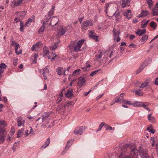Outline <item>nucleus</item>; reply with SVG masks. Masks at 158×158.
<instances>
[{
  "label": "nucleus",
  "instance_id": "nucleus-60",
  "mask_svg": "<svg viewBox=\"0 0 158 158\" xmlns=\"http://www.w3.org/2000/svg\"><path fill=\"white\" fill-rule=\"evenodd\" d=\"M90 65L88 63V62L86 63L85 69V71H87L89 69H89V68L90 67Z\"/></svg>",
  "mask_w": 158,
  "mask_h": 158
},
{
  "label": "nucleus",
  "instance_id": "nucleus-21",
  "mask_svg": "<svg viewBox=\"0 0 158 158\" xmlns=\"http://www.w3.org/2000/svg\"><path fill=\"white\" fill-rule=\"evenodd\" d=\"M147 65V63L145 62L143 63L140 66L139 68L137 70L136 73L138 74Z\"/></svg>",
  "mask_w": 158,
  "mask_h": 158
},
{
  "label": "nucleus",
  "instance_id": "nucleus-52",
  "mask_svg": "<svg viewBox=\"0 0 158 158\" xmlns=\"http://www.w3.org/2000/svg\"><path fill=\"white\" fill-rule=\"evenodd\" d=\"M17 144H18V145L19 144V142H15V143L13 147H12V148L14 152H15L17 149V147L18 146V145H17Z\"/></svg>",
  "mask_w": 158,
  "mask_h": 158
},
{
  "label": "nucleus",
  "instance_id": "nucleus-3",
  "mask_svg": "<svg viewBox=\"0 0 158 158\" xmlns=\"http://www.w3.org/2000/svg\"><path fill=\"white\" fill-rule=\"evenodd\" d=\"M51 112L44 113L41 116L42 122L44 124H48L51 118Z\"/></svg>",
  "mask_w": 158,
  "mask_h": 158
},
{
  "label": "nucleus",
  "instance_id": "nucleus-42",
  "mask_svg": "<svg viewBox=\"0 0 158 158\" xmlns=\"http://www.w3.org/2000/svg\"><path fill=\"white\" fill-rule=\"evenodd\" d=\"M58 46V44L55 43L54 44H52L51 46L50 47V49L52 50H55L57 48Z\"/></svg>",
  "mask_w": 158,
  "mask_h": 158
},
{
  "label": "nucleus",
  "instance_id": "nucleus-26",
  "mask_svg": "<svg viewBox=\"0 0 158 158\" xmlns=\"http://www.w3.org/2000/svg\"><path fill=\"white\" fill-rule=\"evenodd\" d=\"M151 80L150 79H147L146 80L139 86V88H144L148 85V84L150 83Z\"/></svg>",
  "mask_w": 158,
  "mask_h": 158
},
{
  "label": "nucleus",
  "instance_id": "nucleus-50",
  "mask_svg": "<svg viewBox=\"0 0 158 158\" xmlns=\"http://www.w3.org/2000/svg\"><path fill=\"white\" fill-rule=\"evenodd\" d=\"M123 103L130 106H131L132 105V102L131 101H127L125 99L124 100Z\"/></svg>",
  "mask_w": 158,
  "mask_h": 158
},
{
  "label": "nucleus",
  "instance_id": "nucleus-34",
  "mask_svg": "<svg viewBox=\"0 0 158 158\" xmlns=\"http://www.w3.org/2000/svg\"><path fill=\"white\" fill-rule=\"evenodd\" d=\"M54 11L53 10H50L48 13V15H46L45 16L46 19H48V18L51 19V16H52L54 14Z\"/></svg>",
  "mask_w": 158,
  "mask_h": 158
},
{
  "label": "nucleus",
  "instance_id": "nucleus-13",
  "mask_svg": "<svg viewBox=\"0 0 158 158\" xmlns=\"http://www.w3.org/2000/svg\"><path fill=\"white\" fill-rule=\"evenodd\" d=\"M17 122L18 123V126L19 127L24 126L25 120L23 119L21 117H19L17 118Z\"/></svg>",
  "mask_w": 158,
  "mask_h": 158
},
{
  "label": "nucleus",
  "instance_id": "nucleus-58",
  "mask_svg": "<svg viewBox=\"0 0 158 158\" xmlns=\"http://www.w3.org/2000/svg\"><path fill=\"white\" fill-rule=\"evenodd\" d=\"M21 21L18 18H15L14 19V23H17L18 22Z\"/></svg>",
  "mask_w": 158,
  "mask_h": 158
},
{
  "label": "nucleus",
  "instance_id": "nucleus-44",
  "mask_svg": "<svg viewBox=\"0 0 158 158\" xmlns=\"http://www.w3.org/2000/svg\"><path fill=\"white\" fill-rule=\"evenodd\" d=\"M113 16H115L116 18V21H118L119 19L120 16V14L119 12H115L113 14Z\"/></svg>",
  "mask_w": 158,
  "mask_h": 158
},
{
  "label": "nucleus",
  "instance_id": "nucleus-2",
  "mask_svg": "<svg viewBox=\"0 0 158 158\" xmlns=\"http://www.w3.org/2000/svg\"><path fill=\"white\" fill-rule=\"evenodd\" d=\"M93 21L91 19L86 20L82 22L81 25V29L84 31L87 30L89 26L93 25Z\"/></svg>",
  "mask_w": 158,
  "mask_h": 158
},
{
  "label": "nucleus",
  "instance_id": "nucleus-10",
  "mask_svg": "<svg viewBox=\"0 0 158 158\" xmlns=\"http://www.w3.org/2000/svg\"><path fill=\"white\" fill-rule=\"evenodd\" d=\"M72 102L70 101H67L66 102L65 104L63 106V105H60L58 106L57 109L59 110H65V107L66 106H69L70 105H71V103H72Z\"/></svg>",
  "mask_w": 158,
  "mask_h": 158
},
{
  "label": "nucleus",
  "instance_id": "nucleus-38",
  "mask_svg": "<svg viewBox=\"0 0 158 158\" xmlns=\"http://www.w3.org/2000/svg\"><path fill=\"white\" fill-rule=\"evenodd\" d=\"M149 25L150 27L154 29H156V23L154 21L151 22L150 23Z\"/></svg>",
  "mask_w": 158,
  "mask_h": 158
},
{
  "label": "nucleus",
  "instance_id": "nucleus-20",
  "mask_svg": "<svg viewBox=\"0 0 158 158\" xmlns=\"http://www.w3.org/2000/svg\"><path fill=\"white\" fill-rule=\"evenodd\" d=\"M130 4V0H122L121 3V6L124 8L126 6H128Z\"/></svg>",
  "mask_w": 158,
  "mask_h": 158
},
{
  "label": "nucleus",
  "instance_id": "nucleus-11",
  "mask_svg": "<svg viewBox=\"0 0 158 158\" xmlns=\"http://www.w3.org/2000/svg\"><path fill=\"white\" fill-rule=\"evenodd\" d=\"M44 79L47 80L48 79V77L49 75V69L48 66H46L42 70V73Z\"/></svg>",
  "mask_w": 158,
  "mask_h": 158
},
{
  "label": "nucleus",
  "instance_id": "nucleus-56",
  "mask_svg": "<svg viewBox=\"0 0 158 158\" xmlns=\"http://www.w3.org/2000/svg\"><path fill=\"white\" fill-rule=\"evenodd\" d=\"M105 127H106V130H114V128H113L111 126H110L109 125L106 124L105 125Z\"/></svg>",
  "mask_w": 158,
  "mask_h": 158
},
{
  "label": "nucleus",
  "instance_id": "nucleus-7",
  "mask_svg": "<svg viewBox=\"0 0 158 158\" xmlns=\"http://www.w3.org/2000/svg\"><path fill=\"white\" fill-rule=\"evenodd\" d=\"M113 39L114 40H116L117 42L120 41V38L119 37L120 32L119 30L114 28L113 30Z\"/></svg>",
  "mask_w": 158,
  "mask_h": 158
},
{
  "label": "nucleus",
  "instance_id": "nucleus-53",
  "mask_svg": "<svg viewBox=\"0 0 158 158\" xmlns=\"http://www.w3.org/2000/svg\"><path fill=\"white\" fill-rule=\"evenodd\" d=\"M5 139V136L3 135H1L0 136V143H3Z\"/></svg>",
  "mask_w": 158,
  "mask_h": 158
},
{
  "label": "nucleus",
  "instance_id": "nucleus-25",
  "mask_svg": "<svg viewBox=\"0 0 158 158\" xmlns=\"http://www.w3.org/2000/svg\"><path fill=\"white\" fill-rule=\"evenodd\" d=\"M146 33V31L145 29L141 30L138 29L135 32V33L139 36L142 35L143 34H145Z\"/></svg>",
  "mask_w": 158,
  "mask_h": 158
},
{
  "label": "nucleus",
  "instance_id": "nucleus-14",
  "mask_svg": "<svg viewBox=\"0 0 158 158\" xmlns=\"http://www.w3.org/2000/svg\"><path fill=\"white\" fill-rule=\"evenodd\" d=\"M113 53V47H110L105 52V54L107 56L111 58Z\"/></svg>",
  "mask_w": 158,
  "mask_h": 158
},
{
  "label": "nucleus",
  "instance_id": "nucleus-23",
  "mask_svg": "<svg viewBox=\"0 0 158 158\" xmlns=\"http://www.w3.org/2000/svg\"><path fill=\"white\" fill-rule=\"evenodd\" d=\"M65 90V88H64L62 89L60 93L58 96L56 100V102L57 104L59 103L62 100V98L63 97V92Z\"/></svg>",
  "mask_w": 158,
  "mask_h": 158
},
{
  "label": "nucleus",
  "instance_id": "nucleus-28",
  "mask_svg": "<svg viewBox=\"0 0 158 158\" xmlns=\"http://www.w3.org/2000/svg\"><path fill=\"white\" fill-rule=\"evenodd\" d=\"M40 43L37 42L36 44H34L31 47V49L32 51H35L40 48Z\"/></svg>",
  "mask_w": 158,
  "mask_h": 158
},
{
  "label": "nucleus",
  "instance_id": "nucleus-1",
  "mask_svg": "<svg viewBox=\"0 0 158 158\" xmlns=\"http://www.w3.org/2000/svg\"><path fill=\"white\" fill-rule=\"evenodd\" d=\"M138 152L137 148L131 149L129 145L125 144L118 147L117 155L119 156L118 158H139Z\"/></svg>",
  "mask_w": 158,
  "mask_h": 158
},
{
  "label": "nucleus",
  "instance_id": "nucleus-46",
  "mask_svg": "<svg viewBox=\"0 0 158 158\" xmlns=\"http://www.w3.org/2000/svg\"><path fill=\"white\" fill-rule=\"evenodd\" d=\"M81 70L78 69L74 70L73 73V76H77L79 75L80 73Z\"/></svg>",
  "mask_w": 158,
  "mask_h": 158
},
{
  "label": "nucleus",
  "instance_id": "nucleus-37",
  "mask_svg": "<svg viewBox=\"0 0 158 158\" xmlns=\"http://www.w3.org/2000/svg\"><path fill=\"white\" fill-rule=\"evenodd\" d=\"M148 119L149 121L151 122L154 123L155 121V118L154 117L152 116L151 114H148Z\"/></svg>",
  "mask_w": 158,
  "mask_h": 158
},
{
  "label": "nucleus",
  "instance_id": "nucleus-16",
  "mask_svg": "<svg viewBox=\"0 0 158 158\" xmlns=\"http://www.w3.org/2000/svg\"><path fill=\"white\" fill-rule=\"evenodd\" d=\"M152 14L153 16L158 15V2L156 3L155 6L152 9Z\"/></svg>",
  "mask_w": 158,
  "mask_h": 158
},
{
  "label": "nucleus",
  "instance_id": "nucleus-35",
  "mask_svg": "<svg viewBox=\"0 0 158 158\" xmlns=\"http://www.w3.org/2000/svg\"><path fill=\"white\" fill-rule=\"evenodd\" d=\"M142 102L134 101L132 102V106L135 107H140Z\"/></svg>",
  "mask_w": 158,
  "mask_h": 158
},
{
  "label": "nucleus",
  "instance_id": "nucleus-41",
  "mask_svg": "<svg viewBox=\"0 0 158 158\" xmlns=\"http://www.w3.org/2000/svg\"><path fill=\"white\" fill-rule=\"evenodd\" d=\"M101 71V69H97L96 70L93 71L90 74V76L91 77H93L95 75L98 73L99 72Z\"/></svg>",
  "mask_w": 158,
  "mask_h": 158
},
{
  "label": "nucleus",
  "instance_id": "nucleus-32",
  "mask_svg": "<svg viewBox=\"0 0 158 158\" xmlns=\"http://www.w3.org/2000/svg\"><path fill=\"white\" fill-rule=\"evenodd\" d=\"M148 15H149V13L148 10L144 11L143 10H142L141 13L137 17L138 18H140L147 16Z\"/></svg>",
  "mask_w": 158,
  "mask_h": 158
},
{
  "label": "nucleus",
  "instance_id": "nucleus-45",
  "mask_svg": "<svg viewBox=\"0 0 158 158\" xmlns=\"http://www.w3.org/2000/svg\"><path fill=\"white\" fill-rule=\"evenodd\" d=\"M26 14V11H23L19 13V16L21 18L23 19L24 17Z\"/></svg>",
  "mask_w": 158,
  "mask_h": 158
},
{
  "label": "nucleus",
  "instance_id": "nucleus-27",
  "mask_svg": "<svg viewBox=\"0 0 158 158\" xmlns=\"http://www.w3.org/2000/svg\"><path fill=\"white\" fill-rule=\"evenodd\" d=\"M49 51L48 48L46 46H45L43 48V56L46 57L48 54Z\"/></svg>",
  "mask_w": 158,
  "mask_h": 158
},
{
  "label": "nucleus",
  "instance_id": "nucleus-40",
  "mask_svg": "<svg viewBox=\"0 0 158 158\" xmlns=\"http://www.w3.org/2000/svg\"><path fill=\"white\" fill-rule=\"evenodd\" d=\"M135 93L137 95L139 96H142L143 94V92L140 89H139L138 90H136L135 91Z\"/></svg>",
  "mask_w": 158,
  "mask_h": 158
},
{
  "label": "nucleus",
  "instance_id": "nucleus-64",
  "mask_svg": "<svg viewBox=\"0 0 158 158\" xmlns=\"http://www.w3.org/2000/svg\"><path fill=\"white\" fill-rule=\"evenodd\" d=\"M5 131L4 127H0V133L4 132Z\"/></svg>",
  "mask_w": 158,
  "mask_h": 158
},
{
  "label": "nucleus",
  "instance_id": "nucleus-22",
  "mask_svg": "<svg viewBox=\"0 0 158 158\" xmlns=\"http://www.w3.org/2000/svg\"><path fill=\"white\" fill-rule=\"evenodd\" d=\"M124 15L127 19H130L132 17V15L131 10H127L123 13Z\"/></svg>",
  "mask_w": 158,
  "mask_h": 158
},
{
  "label": "nucleus",
  "instance_id": "nucleus-9",
  "mask_svg": "<svg viewBox=\"0 0 158 158\" xmlns=\"http://www.w3.org/2000/svg\"><path fill=\"white\" fill-rule=\"evenodd\" d=\"M85 127L81 126L77 128L74 131V133L76 135H81L85 131Z\"/></svg>",
  "mask_w": 158,
  "mask_h": 158
},
{
  "label": "nucleus",
  "instance_id": "nucleus-5",
  "mask_svg": "<svg viewBox=\"0 0 158 158\" xmlns=\"http://www.w3.org/2000/svg\"><path fill=\"white\" fill-rule=\"evenodd\" d=\"M10 42L11 43V46H14L15 52L16 54L17 55L21 54L22 50L20 48L19 44L15 41H10Z\"/></svg>",
  "mask_w": 158,
  "mask_h": 158
},
{
  "label": "nucleus",
  "instance_id": "nucleus-19",
  "mask_svg": "<svg viewBox=\"0 0 158 158\" xmlns=\"http://www.w3.org/2000/svg\"><path fill=\"white\" fill-rule=\"evenodd\" d=\"M139 153L141 158H149V157L146 151L144 150H140Z\"/></svg>",
  "mask_w": 158,
  "mask_h": 158
},
{
  "label": "nucleus",
  "instance_id": "nucleus-6",
  "mask_svg": "<svg viewBox=\"0 0 158 158\" xmlns=\"http://www.w3.org/2000/svg\"><path fill=\"white\" fill-rule=\"evenodd\" d=\"M85 41L84 40H81L78 41L76 45L74 46V50L75 52L78 51H81V48L82 45L83 44L84 42Z\"/></svg>",
  "mask_w": 158,
  "mask_h": 158
},
{
  "label": "nucleus",
  "instance_id": "nucleus-54",
  "mask_svg": "<svg viewBox=\"0 0 158 158\" xmlns=\"http://www.w3.org/2000/svg\"><path fill=\"white\" fill-rule=\"evenodd\" d=\"M7 66L4 63H2L0 64V69H6Z\"/></svg>",
  "mask_w": 158,
  "mask_h": 158
},
{
  "label": "nucleus",
  "instance_id": "nucleus-33",
  "mask_svg": "<svg viewBox=\"0 0 158 158\" xmlns=\"http://www.w3.org/2000/svg\"><path fill=\"white\" fill-rule=\"evenodd\" d=\"M73 91L72 89L68 90L67 92L65 94L66 96L68 98H70L73 95Z\"/></svg>",
  "mask_w": 158,
  "mask_h": 158
},
{
  "label": "nucleus",
  "instance_id": "nucleus-51",
  "mask_svg": "<svg viewBox=\"0 0 158 158\" xmlns=\"http://www.w3.org/2000/svg\"><path fill=\"white\" fill-rule=\"evenodd\" d=\"M25 25H24L23 23L22 22H20V30L21 31H23L24 30V28H23L24 26Z\"/></svg>",
  "mask_w": 158,
  "mask_h": 158
},
{
  "label": "nucleus",
  "instance_id": "nucleus-12",
  "mask_svg": "<svg viewBox=\"0 0 158 158\" xmlns=\"http://www.w3.org/2000/svg\"><path fill=\"white\" fill-rule=\"evenodd\" d=\"M89 37L92 38L96 41H97L98 36L96 35L94 31H90L89 34Z\"/></svg>",
  "mask_w": 158,
  "mask_h": 158
},
{
  "label": "nucleus",
  "instance_id": "nucleus-8",
  "mask_svg": "<svg viewBox=\"0 0 158 158\" xmlns=\"http://www.w3.org/2000/svg\"><path fill=\"white\" fill-rule=\"evenodd\" d=\"M67 27L63 26H60L58 27V31L57 34L59 36H61L64 35L67 31Z\"/></svg>",
  "mask_w": 158,
  "mask_h": 158
},
{
  "label": "nucleus",
  "instance_id": "nucleus-43",
  "mask_svg": "<svg viewBox=\"0 0 158 158\" xmlns=\"http://www.w3.org/2000/svg\"><path fill=\"white\" fill-rule=\"evenodd\" d=\"M24 131V129L23 128H21L20 130H19L17 133V138L21 137L22 135L23 132Z\"/></svg>",
  "mask_w": 158,
  "mask_h": 158
},
{
  "label": "nucleus",
  "instance_id": "nucleus-61",
  "mask_svg": "<svg viewBox=\"0 0 158 158\" xmlns=\"http://www.w3.org/2000/svg\"><path fill=\"white\" fill-rule=\"evenodd\" d=\"M109 6V4L108 3H106V4L105 6V7H106V10H105V12L107 14V9L108 8Z\"/></svg>",
  "mask_w": 158,
  "mask_h": 158
},
{
  "label": "nucleus",
  "instance_id": "nucleus-4",
  "mask_svg": "<svg viewBox=\"0 0 158 158\" xmlns=\"http://www.w3.org/2000/svg\"><path fill=\"white\" fill-rule=\"evenodd\" d=\"M45 21H47V24L48 26H54L56 25L59 22V19L56 17H52L51 19L48 18Z\"/></svg>",
  "mask_w": 158,
  "mask_h": 158
},
{
  "label": "nucleus",
  "instance_id": "nucleus-15",
  "mask_svg": "<svg viewBox=\"0 0 158 158\" xmlns=\"http://www.w3.org/2000/svg\"><path fill=\"white\" fill-rule=\"evenodd\" d=\"M56 71L58 75H66L65 73L66 72L65 69H63L62 67H59L58 68L56 69Z\"/></svg>",
  "mask_w": 158,
  "mask_h": 158
},
{
  "label": "nucleus",
  "instance_id": "nucleus-49",
  "mask_svg": "<svg viewBox=\"0 0 158 158\" xmlns=\"http://www.w3.org/2000/svg\"><path fill=\"white\" fill-rule=\"evenodd\" d=\"M147 2L148 5V7L151 9L153 5L152 1V0H147Z\"/></svg>",
  "mask_w": 158,
  "mask_h": 158
},
{
  "label": "nucleus",
  "instance_id": "nucleus-30",
  "mask_svg": "<svg viewBox=\"0 0 158 158\" xmlns=\"http://www.w3.org/2000/svg\"><path fill=\"white\" fill-rule=\"evenodd\" d=\"M23 0H14L12 2V3L15 6H19L22 3Z\"/></svg>",
  "mask_w": 158,
  "mask_h": 158
},
{
  "label": "nucleus",
  "instance_id": "nucleus-62",
  "mask_svg": "<svg viewBox=\"0 0 158 158\" xmlns=\"http://www.w3.org/2000/svg\"><path fill=\"white\" fill-rule=\"evenodd\" d=\"M0 124L4 126H6V124L5 123V122L4 121L1 120L0 121Z\"/></svg>",
  "mask_w": 158,
  "mask_h": 158
},
{
  "label": "nucleus",
  "instance_id": "nucleus-57",
  "mask_svg": "<svg viewBox=\"0 0 158 158\" xmlns=\"http://www.w3.org/2000/svg\"><path fill=\"white\" fill-rule=\"evenodd\" d=\"M147 24L145 22L144 23H142L141 24V28H145L146 27Z\"/></svg>",
  "mask_w": 158,
  "mask_h": 158
},
{
  "label": "nucleus",
  "instance_id": "nucleus-36",
  "mask_svg": "<svg viewBox=\"0 0 158 158\" xmlns=\"http://www.w3.org/2000/svg\"><path fill=\"white\" fill-rule=\"evenodd\" d=\"M73 142V141L72 140H69L68 141L65 147V150H67L69 149L70 146L72 145Z\"/></svg>",
  "mask_w": 158,
  "mask_h": 158
},
{
  "label": "nucleus",
  "instance_id": "nucleus-31",
  "mask_svg": "<svg viewBox=\"0 0 158 158\" xmlns=\"http://www.w3.org/2000/svg\"><path fill=\"white\" fill-rule=\"evenodd\" d=\"M150 104L147 102H142L141 103V106L143 107L144 109L148 110L149 111H150V109L147 107V106L149 105Z\"/></svg>",
  "mask_w": 158,
  "mask_h": 158
},
{
  "label": "nucleus",
  "instance_id": "nucleus-55",
  "mask_svg": "<svg viewBox=\"0 0 158 158\" xmlns=\"http://www.w3.org/2000/svg\"><path fill=\"white\" fill-rule=\"evenodd\" d=\"M151 126L150 127H148L147 129V130L149 132H151V133L154 134V133L155 131L153 129L151 128Z\"/></svg>",
  "mask_w": 158,
  "mask_h": 158
},
{
  "label": "nucleus",
  "instance_id": "nucleus-47",
  "mask_svg": "<svg viewBox=\"0 0 158 158\" xmlns=\"http://www.w3.org/2000/svg\"><path fill=\"white\" fill-rule=\"evenodd\" d=\"M32 20L31 18L29 19L26 22L25 26H29L31 23Z\"/></svg>",
  "mask_w": 158,
  "mask_h": 158
},
{
  "label": "nucleus",
  "instance_id": "nucleus-24",
  "mask_svg": "<svg viewBox=\"0 0 158 158\" xmlns=\"http://www.w3.org/2000/svg\"><path fill=\"white\" fill-rule=\"evenodd\" d=\"M125 99L124 98L120 97L119 96H117L114 98V100H115V102L116 103L119 102L120 103H123Z\"/></svg>",
  "mask_w": 158,
  "mask_h": 158
},
{
  "label": "nucleus",
  "instance_id": "nucleus-48",
  "mask_svg": "<svg viewBox=\"0 0 158 158\" xmlns=\"http://www.w3.org/2000/svg\"><path fill=\"white\" fill-rule=\"evenodd\" d=\"M105 123L103 122H102L99 125V127L96 131H100L102 129V127L105 125Z\"/></svg>",
  "mask_w": 158,
  "mask_h": 158
},
{
  "label": "nucleus",
  "instance_id": "nucleus-59",
  "mask_svg": "<svg viewBox=\"0 0 158 158\" xmlns=\"http://www.w3.org/2000/svg\"><path fill=\"white\" fill-rule=\"evenodd\" d=\"M52 57L51 59L52 60H54L56 57V55L55 54V53L53 52H52Z\"/></svg>",
  "mask_w": 158,
  "mask_h": 158
},
{
  "label": "nucleus",
  "instance_id": "nucleus-63",
  "mask_svg": "<svg viewBox=\"0 0 158 158\" xmlns=\"http://www.w3.org/2000/svg\"><path fill=\"white\" fill-rule=\"evenodd\" d=\"M103 95H104L103 94H101L99 95V96H98L96 98V99L97 100H99L100 98L101 97H102L103 96Z\"/></svg>",
  "mask_w": 158,
  "mask_h": 158
},
{
  "label": "nucleus",
  "instance_id": "nucleus-39",
  "mask_svg": "<svg viewBox=\"0 0 158 158\" xmlns=\"http://www.w3.org/2000/svg\"><path fill=\"white\" fill-rule=\"evenodd\" d=\"M148 38V36L147 35H143L141 38V41L142 43H144L145 41L147 40Z\"/></svg>",
  "mask_w": 158,
  "mask_h": 158
},
{
  "label": "nucleus",
  "instance_id": "nucleus-18",
  "mask_svg": "<svg viewBox=\"0 0 158 158\" xmlns=\"http://www.w3.org/2000/svg\"><path fill=\"white\" fill-rule=\"evenodd\" d=\"M85 80L82 77H80L79 79L77 85L80 87H81L85 83Z\"/></svg>",
  "mask_w": 158,
  "mask_h": 158
},
{
  "label": "nucleus",
  "instance_id": "nucleus-29",
  "mask_svg": "<svg viewBox=\"0 0 158 158\" xmlns=\"http://www.w3.org/2000/svg\"><path fill=\"white\" fill-rule=\"evenodd\" d=\"M50 139L49 138H48L47 139L45 143L43 145L40 147L42 149H44L46 148V147L49 145L50 143Z\"/></svg>",
  "mask_w": 158,
  "mask_h": 158
},
{
  "label": "nucleus",
  "instance_id": "nucleus-17",
  "mask_svg": "<svg viewBox=\"0 0 158 158\" xmlns=\"http://www.w3.org/2000/svg\"><path fill=\"white\" fill-rule=\"evenodd\" d=\"M41 22L43 24L38 30V32L39 33H42L44 31L45 29L44 27L46 25H47V21L42 20Z\"/></svg>",
  "mask_w": 158,
  "mask_h": 158
}]
</instances>
